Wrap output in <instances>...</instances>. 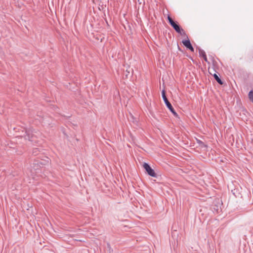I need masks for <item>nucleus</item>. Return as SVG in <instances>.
Instances as JSON below:
<instances>
[{
    "label": "nucleus",
    "mask_w": 253,
    "mask_h": 253,
    "mask_svg": "<svg viewBox=\"0 0 253 253\" xmlns=\"http://www.w3.org/2000/svg\"><path fill=\"white\" fill-rule=\"evenodd\" d=\"M167 19L169 25L177 33L183 36H187L185 32L183 30L182 28L180 26L177 21H174L169 15H168Z\"/></svg>",
    "instance_id": "nucleus-1"
},
{
    "label": "nucleus",
    "mask_w": 253,
    "mask_h": 253,
    "mask_svg": "<svg viewBox=\"0 0 253 253\" xmlns=\"http://www.w3.org/2000/svg\"><path fill=\"white\" fill-rule=\"evenodd\" d=\"M162 98H163L164 102L166 106H167V107L169 109V110L170 111V112L173 114V115L175 117L179 118V116H178V114L175 111V110L174 109L171 104L170 103V102L168 99V98L166 96L165 90L164 89H163L162 91Z\"/></svg>",
    "instance_id": "nucleus-2"
},
{
    "label": "nucleus",
    "mask_w": 253,
    "mask_h": 253,
    "mask_svg": "<svg viewBox=\"0 0 253 253\" xmlns=\"http://www.w3.org/2000/svg\"><path fill=\"white\" fill-rule=\"evenodd\" d=\"M142 167L145 169V173L149 176L155 178H157L158 177V174L155 172V170L152 168L148 163L144 162L143 164Z\"/></svg>",
    "instance_id": "nucleus-3"
},
{
    "label": "nucleus",
    "mask_w": 253,
    "mask_h": 253,
    "mask_svg": "<svg viewBox=\"0 0 253 253\" xmlns=\"http://www.w3.org/2000/svg\"><path fill=\"white\" fill-rule=\"evenodd\" d=\"M46 163V161L45 160L43 161V162L39 161L38 160L35 161L31 166L32 168L31 169L32 172H36L37 171L39 170L42 166L45 165Z\"/></svg>",
    "instance_id": "nucleus-4"
},
{
    "label": "nucleus",
    "mask_w": 253,
    "mask_h": 253,
    "mask_svg": "<svg viewBox=\"0 0 253 253\" xmlns=\"http://www.w3.org/2000/svg\"><path fill=\"white\" fill-rule=\"evenodd\" d=\"M197 48L198 49L199 55L201 57L203 58V59L207 63H209L205 51L201 49L200 47L197 46Z\"/></svg>",
    "instance_id": "nucleus-5"
},
{
    "label": "nucleus",
    "mask_w": 253,
    "mask_h": 253,
    "mask_svg": "<svg viewBox=\"0 0 253 253\" xmlns=\"http://www.w3.org/2000/svg\"><path fill=\"white\" fill-rule=\"evenodd\" d=\"M26 135L25 136V139H28L29 141H33L34 140L33 139L34 134L33 133V132L31 133L30 130H26Z\"/></svg>",
    "instance_id": "nucleus-6"
},
{
    "label": "nucleus",
    "mask_w": 253,
    "mask_h": 253,
    "mask_svg": "<svg viewBox=\"0 0 253 253\" xmlns=\"http://www.w3.org/2000/svg\"><path fill=\"white\" fill-rule=\"evenodd\" d=\"M186 37H187V39L183 40L182 41V43L188 49L191 46V45H192V44L187 36Z\"/></svg>",
    "instance_id": "nucleus-7"
},
{
    "label": "nucleus",
    "mask_w": 253,
    "mask_h": 253,
    "mask_svg": "<svg viewBox=\"0 0 253 253\" xmlns=\"http://www.w3.org/2000/svg\"><path fill=\"white\" fill-rule=\"evenodd\" d=\"M213 76L216 81L220 84H223V82L221 80V79L218 77V76L216 74H214Z\"/></svg>",
    "instance_id": "nucleus-8"
},
{
    "label": "nucleus",
    "mask_w": 253,
    "mask_h": 253,
    "mask_svg": "<svg viewBox=\"0 0 253 253\" xmlns=\"http://www.w3.org/2000/svg\"><path fill=\"white\" fill-rule=\"evenodd\" d=\"M249 100L253 103V89H251L248 94Z\"/></svg>",
    "instance_id": "nucleus-9"
},
{
    "label": "nucleus",
    "mask_w": 253,
    "mask_h": 253,
    "mask_svg": "<svg viewBox=\"0 0 253 253\" xmlns=\"http://www.w3.org/2000/svg\"><path fill=\"white\" fill-rule=\"evenodd\" d=\"M197 142L202 148L207 147V145L201 140L197 139Z\"/></svg>",
    "instance_id": "nucleus-10"
},
{
    "label": "nucleus",
    "mask_w": 253,
    "mask_h": 253,
    "mask_svg": "<svg viewBox=\"0 0 253 253\" xmlns=\"http://www.w3.org/2000/svg\"><path fill=\"white\" fill-rule=\"evenodd\" d=\"M39 149L37 148H34L33 150V154L35 156L38 155L39 152Z\"/></svg>",
    "instance_id": "nucleus-11"
},
{
    "label": "nucleus",
    "mask_w": 253,
    "mask_h": 253,
    "mask_svg": "<svg viewBox=\"0 0 253 253\" xmlns=\"http://www.w3.org/2000/svg\"><path fill=\"white\" fill-rule=\"evenodd\" d=\"M213 210L214 211H216V212H217V213L218 212L219 209H218V207H217V206H216V205H214V207H213Z\"/></svg>",
    "instance_id": "nucleus-12"
},
{
    "label": "nucleus",
    "mask_w": 253,
    "mask_h": 253,
    "mask_svg": "<svg viewBox=\"0 0 253 253\" xmlns=\"http://www.w3.org/2000/svg\"><path fill=\"white\" fill-rule=\"evenodd\" d=\"M188 49L190 50L191 52H194V48L193 47L192 45H191V46Z\"/></svg>",
    "instance_id": "nucleus-13"
}]
</instances>
